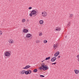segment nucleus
I'll list each match as a JSON object with an SVG mask.
<instances>
[{"label":"nucleus","mask_w":79,"mask_h":79,"mask_svg":"<svg viewBox=\"0 0 79 79\" xmlns=\"http://www.w3.org/2000/svg\"><path fill=\"white\" fill-rule=\"evenodd\" d=\"M39 69L40 70H44L45 71V70H47L48 69V67L47 65H42V66L40 67L39 68Z\"/></svg>","instance_id":"obj_1"},{"label":"nucleus","mask_w":79,"mask_h":79,"mask_svg":"<svg viewBox=\"0 0 79 79\" xmlns=\"http://www.w3.org/2000/svg\"><path fill=\"white\" fill-rule=\"evenodd\" d=\"M4 55L6 56H10L11 54L9 52H6L5 53Z\"/></svg>","instance_id":"obj_2"},{"label":"nucleus","mask_w":79,"mask_h":79,"mask_svg":"<svg viewBox=\"0 0 79 79\" xmlns=\"http://www.w3.org/2000/svg\"><path fill=\"white\" fill-rule=\"evenodd\" d=\"M42 16L43 17H46L47 15V13L46 12H42Z\"/></svg>","instance_id":"obj_3"},{"label":"nucleus","mask_w":79,"mask_h":79,"mask_svg":"<svg viewBox=\"0 0 79 79\" xmlns=\"http://www.w3.org/2000/svg\"><path fill=\"white\" fill-rule=\"evenodd\" d=\"M56 60V57H52L51 59V61H52V62H54V61H55Z\"/></svg>","instance_id":"obj_4"},{"label":"nucleus","mask_w":79,"mask_h":79,"mask_svg":"<svg viewBox=\"0 0 79 79\" xmlns=\"http://www.w3.org/2000/svg\"><path fill=\"white\" fill-rule=\"evenodd\" d=\"M31 12L33 15H35L37 13V11L34 10H32Z\"/></svg>","instance_id":"obj_5"},{"label":"nucleus","mask_w":79,"mask_h":79,"mask_svg":"<svg viewBox=\"0 0 79 79\" xmlns=\"http://www.w3.org/2000/svg\"><path fill=\"white\" fill-rule=\"evenodd\" d=\"M32 35L31 34H27L26 35V38H30V37H31Z\"/></svg>","instance_id":"obj_6"},{"label":"nucleus","mask_w":79,"mask_h":79,"mask_svg":"<svg viewBox=\"0 0 79 79\" xmlns=\"http://www.w3.org/2000/svg\"><path fill=\"white\" fill-rule=\"evenodd\" d=\"M31 68V66L29 65H28L26 66L25 67L23 68V69H28V68Z\"/></svg>","instance_id":"obj_7"},{"label":"nucleus","mask_w":79,"mask_h":79,"mask_svg":"<svg viewBox=\"0 0 79 79\" xmlns=\"http://www.w3.org/2000/svg\"><path fill=\"white\" fill-rule=\"evenodd\" d=\"M59 53H60V52L59 51H57L54 54L55 56H57L59 55Z\"/></svg>","instance_id":"obj_8"},{"label":"nucleus","mask_w":79,"mask_h":79,"mask_svg":"<svg viewBox=\"0 0 79 79\" xmlns=\"http://www.w3.org/2000/svg\"><path fill=\"white\" fill-rule=\"evenodd\" d=\"M28 31L27 29H24L23 30V32L24 33H27L28 32Z\"/></svg>","instance_id":"obj_9"},{"label":"nucleus","mask_w":79,"mask_h":79,"mask_svg":"<svg viewBox=\"0 0 79 79\" xmlns=\"http://www.w3.org/2000/svg\"><path fill=\"white\" fill-rule=\"evenodd\" d=\"M25 71H26V70H23L22 71H20L19 73L20 74H24L25 73Z\"/></svg>","instance_id":"obj_10"},{"label":"nucleus","mask_w":79,"mask_h":79,"mask_svg":"<svg viewBox=\"0 0 79 79\" xmlns=\"http://www.w3.org/2000/svg\"><path fill=\"white\" fill-rule=\"evenodd\" d=\"M9 42L10 44H13V43H14L13 40L12 39H10Z\"/></svg>","instance_id":"obj_11"},{"label":"nucleus","mask_w":79,"mask_h":79,"mask_svg":"<svg viewBox=\"0 0 79 79\" xmlns=\"http://www.w3.org/2000/svg\"><path fill=\"white\" fill-rule=\"evenodd\" d=\"M58 44H54L53 45V47L54 48H55V49H56V48H57L58 47Z\"/></svg>","instance_id":"obj_12"},{"label":"nucleus","mask_w":79,"mask_h":79,"mask_svg":"<svg viewBox=\"0 0 79 79\" xmlns=\"http://www.w3.org/2000/svg\"><path fill=\"white\" fill-rule=\"evenodd\" d=\"M56 31H60L61 30V28L59 27H56Z\"/></svg>","instance_id":"obj_13"},{"label":"nucleus","mask_w":79,"mask_h":79,"mask_svg":"<svg viewBox=\"0 0 79 79\" xmlns=\"http://www.w3.org/2000/svg\"><path fill=\"white\" fill-rule=\"evenodd\" d=\"M38 70L37 69H35L33 70V71L34 73H37Z\"/></svg>","instance_id":"obj_14"},{"label":"nucleus","mask_w":79,"mask_h":79,"mask_svg":"<svg viewBox=\"0 0 79 79\" xmlns=\"http://www.w3.org/2000/svg\"><path fill=\"white\" fill-rule=\"evenodd\" d=\"M74 71L76 74H78L79 73V71L77 70H74Z\"/></svg>","instance_id":"obj_15"},{"label":"nucleus","mask_w":79,"mask_h":79,"mask_svg":"<svg viewBox=\"0 0 79 79\" xmlns=\"http://www.w3.org/2000/svg\"><path fill=\"white\" fill-rule=\"evenodd\" d=\"M73 17V14H70L69 16V18H72Z\"/></svg>","instance_id":"obj_16"},{"label":"nucleus","mask_w":79,"mask_h":79,"mask_svg":"<svg viewBox=\"0 0 79 79\" xmlns=\"http://www.w3.org/2000/svg\"><path fill=\"white\" fill-rule=\"evenodd\" d=\"M40 24H42L44 23V21L42 20H41L40 21Z\"/></svg>","instance_id":"obj_17"},{"label":"nucleus","mask_w":79,"mask_h":79,"mask_svg":"<svg viewBox=\"0 0 79 79\" xmlns=\"http://www.w3.org/2000/svg\"><path fill=\"white\" fill-rule=\"evenodd\" d=\"M70 25H71V23L70 22H69L68 23V24H67V27H69L70 26Z\"/></svg>","instance_id":"obj_18"},{"label":"nucleus","mask_w":79,"mask_h":79,"mask_svg":"<svg viewBox=\"0 0 79 79\" xmlns=\"http://www.w3.org/2000/svg\"><path fill=\"white\" fill-rule=\"evenodd\" d=\"M25 74L27 75V74H29V72L28 71H25Z\"/></svg>","instance_id":"obj_19"},{"label":"nucleus","mask_w":79,"mask_h":79,"mask_svg":"<svg viewBox=\"0 0 79 79\" xmlns=\"http://www.w3.org/2000/svg\"><path fill=\"white\" fill-rule=\"evenodd\" d=\"M50 59V57H48L46 58L45 60H48Z\"/></svg>","instance_id":"obj_20"},{"label":"nucleus","mask_w":79,"mask_h":79,"mask_svg":"<svg viewBox=\"0 0 79 79\" xmlns=\"http://www.w3.org/2000/svg\"><path fill=\"white\" fill-rule=\"evenodd\" d=\"M22 23H24V22H26V20L24 19H23L22 20Z\"/></svg>","instance_id":"obj_21"},{"label":"nucleus","mask_w":79,"mask_h":79,"mask_svg":"<svg viewBox=\"0 0 79 79\" xmlns=\"http://www.w3.org/2000/svg\"><path fill=\"white\" fill-rule=\"evenodd\" d=\"M36 42L37 44H39V43H40V41L38 40H36Z\"/></svg>","instance_id":"obj_22"},{"label":"nucleus","mask_w":79,"mask_h":79,"mask_svg":"<svg viewBox=\"0 0 79 79\" xmlns=\"http://www.w3.org/2000/svg\"><path fill=\"white\" fill-rule=\"evenodd\" d=\"M28 71L29 72V74H31V73H32V71H31V70H29Z\"/></svg>","instance_id":"obj_23"},{"label":"nucleus","mask_w":79,"mask_h":79,"mask_svg":"<svg viewBox=\"0 0 79 79\" xmlns=\"http://www.w3.org/2000/svg\"><path fill=\"white\" fill-rule=\"evenodd\" d=\"M32 15H33V14H32V13H31H31L29 14V16H30L31 17H32Z\"/></svg>","instance_id":"obj_24"},{"label":"nucleus","mask_w":79,"mask_h":79,"mask_svg":"<svg viewBox=\"0 0 79 79\" xmlns=\"http://www.w3.org/2000/svg\"><path fill=\"white\" fill-rule=\"evenodd\" d=\"M44 44H46V43H47V40H44Z\"/></svg>","instance_id":"obj_25"},{"label":"nucleus","mask_w":79,"mask_h":79,"mask_svg":"<svg viewBox=\"0 0 79 79\" xmlns=\"http://www.w3.org/2000/svg\"><path fill=\"white\" fill-rule=\"evenodd\" d=\"M40 77H45V76L44 75H40Z\"/></svg>","instance_id":"obj_26"},{"label":"nucleus","mask_w":79,"mask_h":79,"mask_svg":"<svg viewBox=\"0 0 79 79\" xmlns=\"http://www.w3.org/2000/svg\"><path fill=\"white\" fill-rule=\"evenodd\" d=\"M2 35V31H0V35Z\"/></svg>","instance_id":"obj_27"},{"label":"nucleus","mask_w":79,"mask_h":79,"mask_svg":"<svg viewBox=\"0 0 79 79\" xmlns=\"http://www.w3.org/2000/svg\"><path fill=\"white\" fill-rule=\"evenodd\" d=\"M45 63H43L42 64H41V66H45Z\"/></svg>","instance_id":"obj_28"},{"label":"nucleus","mask_w":79,"mask_h":79,"mask_svg":"<svg viewBox=\"0 0 79 79\" xmlns=\"http://www.w3.org/2000/svg\"><path fill=\"white\" fill-rule=\"evenodd\" d=\"M39 35L40 36H41V35H42V33H40V34H39Z\"/></svg>","instance_id":"obj_29"},{"label":"nucleus","mask_w":79,"mask_h":79,"mask_svg":"<svg viewBox=\"0 0 79 79\" xmlns=\"http://www.w3.org/2000/svg\"><path fill=\"white\" fill-rule=\"evenodd\" d=\"M28 9L29 10H31V9H32V7H29Z\"/></svg>","instance_id":"obj_30"},{"label":"nucleus","mask_w":79,"mask_h":79,"mask_svg":"<svg viewBox=\"0 0 79 79\" xmlns=\"http://www.w3.org/2000/svg\"><path fill=\"white\" fill-rule=\"evenodd\" d=\"M56 64V62H55L54 63H52V64Z\"/></svg>","instance_id":"obj_31"},{"label":"nucleus","mask_w":79,"mask_h":79,"mask_svg":"<svg viewBox=\"0 0 79 79\" xmlns=\"http://www.w3.org/2000/svg\"><path fill=\"white\" fill-rule=\"evenodd\" d=\"M77 58H79V54L77 56Z\"/></svg>","instance_id":"obj_32"},{"label":"nucleus","mask_w":79,"mask_h":79,"mask_svg":"<svg viewBox=\"0 0 79 79\" xmlns=\"http://www.w3.org/2000/svg\"><path fill=\"white\" fill-rule=\"evenodd\" d=\"M27 21L28 22H29V19H27Z\"/></svg>","instance_id":"obj_33"},{"label":"nucleus","mask_w":79,"mask_h":79,"mask_svg":"<svg viewBox=\"0 0 79 79\" xmlns=\"http://www.w3.org/2000/svg\"><path fill=\"white\" fill-rule=\"evenodd\" d=\"M58 58H60V56H58Z\"/></svg>","instance_id":"obj_34"},{"label":"nucleus","mask_w":79,"mask_h":79,"mask_svg":"<svg viewBox=\"0 0 79 79\" xmlns=\"http://www.w3.org/2000/svg\"><path fill=\"white\" fill-rule=\"evenodd\" d=\"M77 60H78V61L79 62V58Z\"/></svg>","instance_id":"obj_35"},{"label":"nucleus","mask_w":79,"mask_h":79,"mask_svg":"<svg viewBox=\"0 0 79 79\" xmlns=\"http://www.w3.org/2000/svg\"><path fill=\"white\" fill-rule=\"evenodd\" d=\"M44 61H42V62H43Z\"/></svg>","instance_id":"obj_36"},{"label":"nucleus","mask_w":79,"mask_h":79,"mask_svg":"<svg viewBox=\"0 0 79 79\" xmlns=\"http://www.w3.org/2000/svg\"><path fill=\"white\" fill-rule=\"evenodd\" d=\"M66 37H67V36H65V37L66 38Z\"/></svg>","instance_id":"obj_37"}]
</instances>
